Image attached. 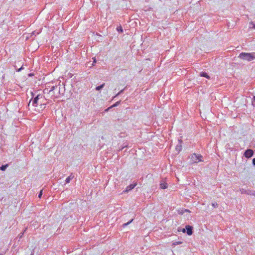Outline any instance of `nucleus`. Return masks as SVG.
I'll return each instance as SVG.
<instances>
[{
	"label": "nucleus",
	"mask_w": 255,
	"mask_h": 255,
	"mask_svg": "<svg viewBox=\"0 0 255 255\" xmlns=\"http://www.w3.org/2000/svg\"><path fill=\"white\" fill-rule=\"evenodd\" d=\"M239 57L244 60L251 61L255 59V52L245 53L242 52L240 54Z\"/></svg>",
	"instance_id": "f257e3e1"
},
{
	"label": "nucleus",
	"mask_w": 255,
	"mask_h": 255,
	"mask_svg": "<svg viewBox=\"0 0 255 255\" xmlns=\"http://www.w3.org/2000/svg\"><path fill=\"white\" fill-rule=\"evenodd\" d=\"M203 156L201 154H197L193 153L191 155L190 159L192 163H198L200 161H202Z\"/></svg>",
	"instance_id": "f03ea898"
},
{
	"label": "nucleus",
	"mask_w": 255,
	"mask_h": 255,
	"mask_svg": "<svg viewBox=\"0 0 255 255\" xmlns=\"http://www.w3.org/2000/svg\"><path fill=\"white\" fill-rule=\"evenodd\" d=\"M254 154V151L251 149H248L244 152V156L247 158H251Z\"/></svg>",
	"instance_id": "7ed1b4c3"
},
{
	"label": "nucleus",
	"mask_w": 255,
	"mask_h": 255,
	"mask_svg": "<svg viewBox=\"0 0 255 255\" xmlns=\"http://www.w3.org/2000/svg\"><path fill=\"white\" fill-rule=\"evenodd\" d=\"M42 98V96L41 95L38 94L37 95L33 100L32 105L34 107H37L38 101L39 99Z\"/></svg>",
	"instance_id": "20e7f679"
},
{
	"label": "nucleus",
	"mask_w": 255,
	"mask_h": 255,
	"mask_svg": "<svg viewBox=\"0 0 255 255\" xmlns=\"http://www.w3.org/2000/svg\"><path fill=\"white\" fill-rule=\"evenodd\" d=\"M136 185V183L130 184L129 185H128L126 189L123 191V193L128 192L129 191H130L133 188H134Z\"/></svg>",
	"instance_id": "39448f33"
},
{
	"label": "nucleus",
	"mask_w": 255,
	"mask_h": 255,
	"mask_svg": "<svg viewBox=\"0 0 255 255\" xmlns=\"http://www.w3.org/2000/svg\"><path fill=\"white\" fill-rule=\"evenodd\" d=\"M182 140L181 139L178 140V143L176 146L175 149L179 153L182 149Z\"/></svg>",
	"instance_id": "423d86ee"
},
{
	"label": "nucleus",
	"mask_w": 255,
	"mask_h": 255,
	"mask_svg": "<svg viewBox=\"0 0 255 255\" xmlns=\"http://www.w3.org/2000/svg\"><path fill=\"white\" fill-rule=\"evenodd\" d=\"M186 233L187 235L190 236L193 234V227L190 225L186 226Z\"/></svg>",
	"instance_id": "0eeeda50"
},
{
	"label": "nucleus",
	"mask_w": 255,
	"mask_h": 255,
	"mask_svg": "<svg viewBox=\"0 0 255 255\" xmlns=\"http://www.w3.org/2000/svg\"><path fill=\"white\" fill-rule=\"evenodd\" d=\"M160 189H166L168 186L167 184L165 181L163 183H160Z\"/></svg>",
	"instance_id": "6e6552de"
},
{
	"label": "nucleus",
	"mask_w": 255,
	"mask_h": 255,
	"mask_svg": "<svg viewBox=\"0 0 255 255\" xmlns=\"http://www.w3.org/2000/svg\"><path fill=\"white\" fill-rule=\"evenodd\" d=\"M74 176L72 174H71L68 177L66 178L65 180V182L66 183H68L73 178Z\"/></svg>",
	"instance_id": "1a4fd4ad"
},
{
	"label": "nucleus",
	"mask_w": 255,
	"mask_h": 255,
	"mask_svg": "<svg viewBox=\"0 0 255 255\" xmlns=\"http://www.w3.org/2000/svg\"><path fill=\"white\" fill-rule=\"evenodd\" d=\"M244 193H246V194H247L248 195L255 196V191H251V190H247V191H245Z\"/></svg>",
	"instance_id": "9d476101"
},
{
	"label": "nucleus",
	"mask_w": 255,
	"mask_h": 255,
	"mask_svg": "<svg viewBox=\"0 0 255 255\" xmlns=\"http://www.w3.org/2000/svg\"><path fill=\"white\" fill-rule=\"evenodd\" d=\"M200 76H201V77H206V78H207L208 79H209L210 78V76L206 72H201V73H200Z\"/></svg>",
	"instance_id": "9b49d317"
},
{
	"label": "nucleus",
	"mask_w": 255,
	"mask_h": 255,
	"mask_svg": "<svg viewBox=\"0 0 255 255\" xmlns=\"http://www.w3.org/2000/svg\"><path fill=\"white\" fill-rule=\"evenodd\" d=\"M8 166V164L3 165L0 167V169L2 171H5Z\"/></svg>",
	"instance_id": "f8f14e48"
},
{
	"label": "nucleus",
	"mask_w": 255,
	"mask_h": 255,
	"mask_svg": "<svg viewBox=\"0 0 255 255\" xmlns=\"http://www.w3.org/2000/svg\"><path fill=\"white\" fill-rule=\"evenodd\" d=\"M104 86V84H102L99 86H97L96 88V90H97V91H99L101 89H102Z\"/></svg>",
	"instance_id": "ddd939ff"
},
{
	"label": "nucleus",
	"mask_w": 255,
	"mask_h": 255,
	"mask_svg": "<svg viewBox=\"0 0 255 255\" xmlns=\"http://www.w3.org/2000/svg\"><path fill=\"white\" fill-rule=\"evenodd\" d=\"M117 30L118 31H119L121 33H122L123 32V29L121 26L117 27Z\"/></svg>",
	"instance_id": "4468645a"
},
{
	"label": "nucleus",
	"mask_w": 255,
	"mask_h": 255,
	"mask_svg": "<svg viewBox=\"0 0 255 255\" xmlns=\"http://www.w3.org/2000/svg\"><path fill=\"white\" fill-rule=\"evenodd\" d=\"M133 220V219H132L131 220H130L129 222L126 223H125L123 224V227H126L130 223H131Z\"/></svg>",
	"instance_id": "2eb2a0df"
},
{
	"label": "nucleus",
	"mask_w": 255,
	"mask_h": 255,
	"mask_svg": "<svg viewBox=\"0 0 255 255\" xmlns=\"http://www.w3.org/2000/svg\"><path fill=\"white\" fill-rule=\"evenodd\" d=\"M212 206L214 208L218 207V204L217 203H213L212 204Z\"/></svg>",
	"instance_id": "dca6fc26"
},
{
	"label": "nucleus",
	"mask_w": 255,
	"mask_h": 255,
	"mask_svg": "<svg viewBox=\"0 0 255 255\" xmlns=\"http://www.w3.org/2000/svg\"><path fill=\"white\" fill-rule=\"evenodd\" d=\"M182 242H174L173 243V246H176V245H179L180 244H181Z\"/></svg>",
	"instance_id": "f3484780"
},
{
	"label": "nucleus",
	"mask_w": 255,
	"mask_h": 255,
	"mask_svg": "<svg viewBox=\"0 0 255 255\" xmlns=\"http://www.w3.org/2000/svg\"><path fill=\"white\" fill-rule=\"evenodd\" d=\"M249 24H250V25H253L252 28L255 29V24L253 21H251V22H250Z\"/></svg>",
	"instance_id": "a211bd4d"
},
{
	"label": "nucleus",
	"mask_w": 255,
	"mask_h": 255,
	"mask_svg": "<svg viewBox=\"0 0 255 255\" xmlns=\"http://www.w3.org/2000/svg\"><path fill=\"white\" fill-rule=\"evenodd\" d=\"M42 195V190H41V191H40V193H39V194H38V198H41Z\"/></svg>",
	"instance_id": "6ab92c4d"
},
{
	"label": "nucleus",
	"mask_w": 255,
	"mask_h": 255,
	"mask_svg": "<svg viewBox=\"0 0 255 255\" xmlns=\"http://www.w3.org/2000/svg\"><path fill=\"white\" fill-rule=\"evenodd\" d=\"M120 101L117 102L112 107H116L119 105Z\"/></svg>",
	"instance_id": "aec40b11"
},
{
	"label": "nucleus",
	"mask_w": 255,
	"mask_h": 255,
	"mask_svg": "<svg viewBox=\"0 0 255 255\" xmlns=\"http://www.w3.org/2000/svg\"><path fill=\"white\" fill-rule=\"evenodd\" d=\"M253 105L255 106V96L253 97Z\"/></svg>",
	"instance_id": "412c9836"
},
{
	"label": "nucleus",
	"mask_w": 255,
	"mask_h": 255,
	"mask_svg": "<svg viewBox=\"0 0 255 255\" xmlns=\"http://www.w3.org/2000/svg\"><path fill=\"white\" fill-rule=\"evenodd\" d=\"M123 91H124V90H121V91H120V92H119L117 94V95H116V96H118V95H119L121 94L123 92Z\"/></svg>",
	"instance_id": "4be33fe9"
},
{
	"label": "nucleus",
	"mask_w": 255,
	"mask_h": 255,
	"mask_svg": "<svg viewBox=\"0 0 255 255\" xmlns=\"http://www.w3.org/2000/svg\"><path fill=\"white\" fill-rule=\"evenodd\" d=\"M54 88H55V87H54V86H52V87L51 88V89H50V90L49 92H51V91H53V90H54Z\"/></svg>",
	"instance_id": "5701e85b"
},
{
	"label": "nucleus",
	"mask_w": 255,
	"mask_h": 255,
	"mask_svg": "<svg viewBox=\"0 0 255 255\" xmlns=\"http://www.w3.org/2000/svg\"><path fill=\"white\" fill-rule=\"evenodd\" d=\"M23 234H24V232L21 233L20 234H19V238H21L22 237Z\"/></svg>",
	"instance_id": "b1692460"
},
{
	"label": "nucleus",
	"mask_w": 255,
	"mask_h": 255,
	"mask_svg": "<svg viewBox=\"0 0 255 255\" xmlns=\"http://www.w3.org/2000/svg\"><path fill=\"white\" fill-rule=\"evenodd\" d=\"M253 164L255 165V158L253 159Z\"/></svg>",
	"instance_id": "393cba45"
},
{
	"label": "nucleus",
	"mask_w": 255,
	"mask_h": 255,
	"mask_svg": "<svg viewBox=\"0 0 255 255\" xmlns=\"http://www.w3.org/2000/svg\"><path fill=\"white\" fill-rule=\"evenodd\" d=\"M22 69H23V67H21V68H20L19 69H18L17 70V71H18V72H20V71Z\"/></svg>",
	"instance_id": "a878e982"
},
{
	"label": "nucleus",
	"mask_w": 255,
	"mask_h": 255,
	"mask_svg": "<svg viewBox=\"0 0 255 255\" xmlns=\"http://www.w3.org/2000/svg\"><path fill=\"white\" fill-rule=\"evenodd\" d=\"M96 62V58H94L93 59V65Z\"/></svg>",
	"instance_id": "bb28decb"
},
{
	"label": "nucleus",
	"mask_w": 255,
	"mask_h": 255,
	"mask_svg": "<svg viewBox=\"0 0 255 255\" xmlns=\"http://www.w3.org/2000/svg\"><path fill=\"white\" fill-rule=\"evenodd\" d=\"M186 230V228L185 229H183L182 231V232L185 233Z\"/></svg>",
	"instance_id": "cd10ccee"
},
{
	"label": "nucleus",
	"mask_w": 255,
	"mask_h": 255,
	"mask_svg": "<svg viewBox=\"0 0 255 255\" xmlns=\"http://www.w3.org/2000/svg\"><path fill=\"white\" fill-rule=\"evenodd\" d=\"M31 101V100H30V102H29L28 105H29V104L30 103Z\"/></svg>",
	"instance_id": "c85d7f7f"
},
{
	"label": "nucleus",
	"mask_w": 255,
	"mask_h": 255,
	"mask_svg": "<svg viewBox=\"0 0 255 255\" xmlns=\"http://www.w3.org/2000/svg\"><path fill=\"white\" fill-rule=\"evenodd\" d=\"M185 211L186 212H189V210H186Z\"/></svg>",
	"instance_id": "c756f323"
},
{
	"label": "nucleus",
	"mask_w": 255,
	"mask_h": 255,
	"mask_svg": "<svg viewBox=\"0 0 255 255\" xmlns=\"http://www.w3.org/2000/svg\"><path fill=\"white\" fill-rule=\"evenodd\" d=\"M0 255H1L0 254Z\"/></svg>",
	"instance_id": "7c9ffc66"
}]
</instances>
